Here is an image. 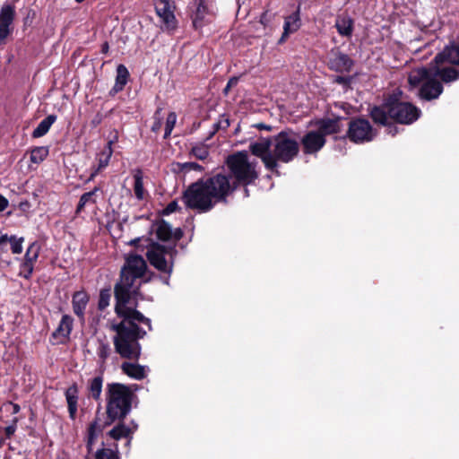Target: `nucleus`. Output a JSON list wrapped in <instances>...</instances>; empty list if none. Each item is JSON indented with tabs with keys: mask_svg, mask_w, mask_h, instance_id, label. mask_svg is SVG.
<instances>
[{
	"mask_svg": "<svg viewBox=\"0 0 459 459\" xmlns=\"http://www.w3.org/2000/svg\"><path fill=\"white\" fill-rule=\"evenodd\" d=\"M147 269L143 256L130 255L121 270L119 282L115 286L117 315L123 318L119 324L111 325L117 333L113 338L116 352L122 358L138 359L141 355L139 339L143 338L147 331L139 327V324L146 325L152 331L151 319L135 309L139 288Z\"/></svg>",
	"mask_w": 459,
	"mask_h": 459,
	"instance_id": "nucleus-1",
	"label": "nucleus"
},
{
	"mask_svg": "<svg viewBox=\"0 0 459 459\" xmlns=\"http://www.w3.org/2000/svg\"><path fill=\"white\" fill-rule=\"evenodd\" d=\"M132 391L120 383H109L106 386L107 424L124 419L131 411Z\"/></svg>",
	"mask_w": 459,
	"mask_h": 459,
	"instance_id": "nucleus-2",
	"label": "nucleus"
},
{
	"mask_svg": "<svg viewBox=\"0 0 459 459\" xmlns=\"http://www.w3.org/2000/svg\"><path fill=\"white\" fill-rule=\"evenodd\" d=\"M372 119L383 126H388L391 119L400 124H411L420 115V110L408 102H396L391 106L374 107L370 112Z\"/></svg>",
	"mask_w": 459,
	"mask_h": 459,
	"instance_id": "nucleus-3",
	"label": "nucleus"
},
{
	"mask_svg": "<svg viewBox=\"0 0 459 459\" xmlns=\"http://www.w3.org/2000/svg\"><path fill=\"white\" fill-rule=\"evenodd\" d=\"M430 71L431 65L429 68L418 67L411 70L408 76L411 88L420 87L419 96L425 100L437 99L443 91L442 84L434 80Z\"/></svg>",
	"mask_w": 459,
	"mask_h": 459,
	"instance_id": "nucleus-4",
	"label": "nucleus"
},
{
	"mask_svg": "<svg viewBox=\"0 0 459 459\" xmlns=\"http://www.w3.org/2000/svg\"><path fill=\"white\" fill-rule=\"evenodd\" d=\"M226 163L230 169L229 174L232 176L237 186L238 184H251L258 177L255 170V163L248 160V155L246 152H239L230 155L227 158Z\"/></svg>",
	"mask_w": 459,
	"mask_h": 459,
	"instance_id": "nucleus-5",
	"label": "nucleus"
},
{
	"mask_svg": "<svg viewBox=\"0 0 459 459\" xmlns=\"http://www.w3.org/2000/svg\"><path fill=\"white\" fill-rule=\"evenodd\" d=\"M203 180L191 184L184 192L183 202L186 207L206 212L215 205L212 196L209 194Z\"/></svg>",
	"mask_w": 459,
	"mask_h": 459,
	"instance_id": "nucleus-6",
	"label": "nucleus"
},
{
	"mask_svg": "<svg viewBox=\"0 0 459 459\" xmlns=\"http://www.w3.org/2000/svg\"><path fill=\"white\" fill-rule=\"evenodd\" d=\"M298 136L292 132H281L273 142V157L274 160L288 163L299 153Z\"/></svg>",
	"mask_w": 459,
	"mask_h": 459,
	"instance_id": "nucleus-7",
	"label": "nucleus"
},
{
	"mask_svg": "<svg viewBox=\"0 0 459 459\" xmlns=\"http://www.w3.org/2000/svg\"><path fill=\"white\" fill-rule=\"evenodd\" d=\"M212 196L214 204L226 202L228 195L237 188L236 181L230 174L226 172L218 173L205 180H203Z\"/></svg>",
	"mask_w": 459,
	"mask_h": 459,
	"instance_id": "nucleus-8",
	"label": "nucleus"
},
{
	"mask_svg": "<svg viewBox=\"0 0 459 459\" xmlns=\"http://www.w3.org/2000/svg\"><path fill=\"white\" fill-rule=\"evenodd\" d=\"M176 254L175 246L166 247L157 243H152L146 253L150 264L169 275L172 272L173 259Z\"/></svg>",
	"mask_w": 459,
	"mask_h": 459,
	"instance_id": "nucleus-9",
	"label": "nucleus"
},
{
	"mask_svg": "<svg viewBox=\"0 0 459 459\" xmlns=\"http://www.w3.org/2000/svg\"><path fill=\"white\" fill-rule=\"evenodd\" d=\"M347 135L355 143H364L371 142L376 137L377 131L372 127L368 120L356 118L349 123Z\"/></svg>",
	"mask_w": 459,
	"mask_h": 459,
	"instance_id": "nucleus-10",
	"label": "nucleus"
},
{
	"mask_svg": "<svg viewBox=\"0 0 459 459\" xmlns=\"http://www.w3.org/2000/svg\"><path fill=\"white\" fill-rule=\"evenodd\" d=\"M271 146H273V142L270 139L262 138L250 143L249 149L254 155L261 158L267 169L274 171L278 164L273 157V151H270Z\"/></svg>",
	"mask_w": 459,
	"mask_h": 459,
	"instance_id": "nucleus-11",
	"label": "nucleus"
},
{
	"mask_svg": "<svg viewBox=\"0 0 459 459\" xmlns=\"http://www.w3.org/2000/svg\"><path fill=\"white\" fill-rule=\"evenodd\" d=\"M154 5L156 13L163 23L162 29L169 31L175 30L177 21L170 2L168 0H157Z\"/></svg>",
	"mask_w": 459,
	"mask_h": 459,
	"instance_id": "nucleus-12",
	"label": "nucleus"
},
{
	"mask_svg": "<svg viewBox=\"0 0 459 459\" xmlns=\"http://www.w3.org/2000/svg\"><path fill=\"white\" fill-rule=\"evenodd\" d=\"M40 245L34 241L27 248L22 263L20 265V275L29 279L34 269V264L39 258Z\"/></svg>",
	"mask_w": 459,
	"mask_h": 459,
	"instance_id": "nucleus-13",
	"label": "nucleus"
},
{
	"mask_svg": "<svg viewBox=\"0 0 459 459\" xmlns=\"http://www.w3.org/2000/svg\"><path fill=\"white\" fill-rule=\"evenodd\" d=\"M152 232L155 233L156 237L160 240H179L183 236L181 229L177 228L172 230L170 225L163 220L158 221L152 226Z\"/></svg>",
	"mask_w": 459,
	"mask_h": 459,
	"instance_id": "nucleus-14",
	"label": "nucleus"
},
{
	"mask_svg": "<svg viewBox=\"0 0 459 459\" xmlns=\"http://www.w3.org/2000/svg\"><path fill=\"white\" fill-rule=\"evenodd\" d=\"M447 63L445 62H435L431 64L430 74H432L434 80L440 78L444 82H451L456 81L459 78V72L453 67L446 66Z\"/></svg>",
	"mask_w": 459,
	"mask_h": 459,
	"instance_id": "nucleus-15",
	"label": "nucleus"
},
{
	"mask_svg": "<svg viewBox=\"0 0 459 459\" xmlns=\"http://www.w3.org/2000/svg\"><path fill=\"white\" fill-rule=\"evenodd\" d=\"M301 143L303 144L304 152L307 154L316 153L320 151L325 143V138L316 130L309 131L306 134Z\"/></svg>",
	"mask_w": 459,
	"mask_h": 459,
	"instance_id": "nucleus-16",
	"label": "nucleus"
},
{
	"mask_svg": "<svg viewBox=\"0 0 459 459\" xmlns=\"http://www.w3.org/2000/svg\"><path fill=\"white\" fill-rule=\"evenodd\" d=\"M191 17L193 27L195 30H201L204 26L212 22V13L209 11L204 1L199 0Z\"/></svg>",
	"mask_w": 459,
	"mask_h": 459,
	"instance_id": "nucleus-17",
	"label": "nucleus"
},
{
	"mask_svg": "<svg viewBox=\"0 0 459 459\" xmlns=\"http://www.w3.org/2000/svg\"><path fill=\"white\" fill-rule=\"evenodd\" d=\"M301 25L299 7L292 14L287 16L283 24V33L279 39V44L283 43L290 34L296 32Z\"/></svg>",
	"mask_w": 459,
	"mask_h": 459,
	"instance_id": "nucleus-18",
	"label": "nucleus"
},
{
	"mask_svg": "<svg viewBox=\"0 0 459 459\" xmlns=\"http://www.w3.org/2000/svg\"><path fill=\"white\" fill-rule=\"evenodd\" d=\"M14 16L13 8L9 5H4L0 11V43L9 34V26L12 23Z\"/></svg>",
	"mask_w": 459,
	"mask_h": 459,
	"instance_id": "nucleus-19",
	"label": "nucleus"
},
{
	"mask_svg": "<svg viewBox=\"0 0 459 459\" xmlns=\"http://www.w3.org/2000/svg\"><path fill=\"white\" fill-rule=\"evenodd\" d=\"M435 62H445L452 65H459V44L452 43L446 46L442 52L438 53L434 59Z\"/></svg>",
	"mask_w": 459,
	"mask_h": 459,
	"instance_id": "nucleus-20",
	"label": "nucleus"
},
{
	"mask_svg": "<svg viewBox=\"0 0 459 459\" xmlns=\"http://www.w3.org/2000/svg\"><path fill=\"white\" fill-rule=\"evenodd\" d=\"M353 65L351 58L343 53L337 52L333 58L330 60L331 69L336 72H350Z\"/></svg>",
	"mask_w": 459,
	"mask_h": 459,
	"instance_id": "nucleus-21",
	"label": "nucleus"
},
{
	"mask_svg": "<svg viewBox=\"0 0 459 459\" xmlns=\"http://www.w3.org/2000/svg\"><path fill=\"white\" fill-rule=\"evenodd\" d=\"M89 299V295L84 290L76 291L73 295V310L74 313L81 319L84 318V312L88 305Z\"/></svg>",
	"mask_w": 459,
	"mask_h": 459,
	"instance_id": "nucleus-22",
	"label": "nucleus"
},
{
	"mask_svg": "<svg viewBox=\"0 0 459 459\" xmlns=\"http://www.w3.org/2000/svg\"><path fill=\"white\" fill-rule=\"evenodd\" d=\"M74 319L69 315H64L59 322L57 328L53 333L55 338H61L65 341L69 338L73 330Z\"/></svg>",
	"mask_w": 459,
	"mask_h": 459,
	"instance_id": "nucleus-23",
	"label": "nucleus"
},
{
	"mask_svg": "<svg viewBox=\"0 0 459 459\" xmlns=\"http://www.w3.org/2000/svg\"><path fill=\"white\" fill-rule=\"evenodd\" d=\"M353 20L347 14L338 15L335 20V28L342 37L350 38L353 32Z\"/></svg>",
	"mask_w": 459,
	"mask_h": 459,
	"instance_id": "nucleus-24",
	"label": "nucleus"
},
{
	"mask_svg": "<svg viewBox=\"0 0 459 459\" xmlns=\"http://www.w3.org/2000/svg\"><path fill=\"white\" fill-rule=\"evenodd\" d=\"M121 369L123 373L127 375L129 377L136 380L143 379L147 374L146 367L130 362H124L121 365Z\"/></svg>",
	"mask_w": 459,
	"mask_h": 459,
	"instance_id": "nucleus-25",
	"label": "nucleus"
},
{
	"mask_svg": "<svg viewBox=\"0 0 459 459\" xmlns=\"http://www.w3.org/2000/svg\"><path fill=\"white\" fill-rule=\"evenodd\" d=\"M129 72L124 65H118L117 67V76L115 85L110 91V95L114 96L121 91L128 82Z\"/></svg>",
	"mask_w": 459,
	"mask_h": 459,
	"instance_id": "nucleus-26",
	"label": "nucleus"
},
{
	"mask_svg": "<svg viewBox=\"0 0 459 459\" xmlns=\"http://www.w3.org/2000/svg\"><path fill=\"white\" fill-rule=\"evenodd\" d=\"M65 399L68 407L69 416L74 420L77 413L78 388L76 385L69 386L65 391Z\"/></svg>",
	"mask_w": 459,
	"mask_h": 459,
	"instance_id": "nucleus-27",
	"label": "nucleus"
},
{
	"mask_svg": "<svg viewBox=\"0 0 459 459\" xmlns=\"http://www.w3.org/2000/svg\"><path fill=\"white\" fill-rule=\"evenodd\" d=\"M324 138L326 135L338 133L340 131L339 120L338 119H326L322 120L318 123V128L316 130Z\"/></svg>",
	"mask_w": 459,
	"mask_h": 459,
	"instance_id": "nucleus-28",
	"label": "nucleus"
},
{
	"mask_svg": "<svg viewBox=\"0 0 459 459\" xmlns=\"http://www.w3.org/2000/svg\"><path fill=\"white\" fill-rule=\"evenodd\" d=\"M112 153V141H109L102 152L99 154L98 168L96 171L91 174V178L95 177L100 170L103 169L108 165Z\"/></svg>",
	"mask_w": 459,
	"mask_h": 459,
	"instance_id": "nucleus-29",
	"label": "nucleus"
},
{
	"mask_svg": "<svg viewBox=\"0 0 459 459\" xmlns=\"http://www.w3.org/2000/svg\"><path fill=\"white\" fill-rule=\"evenodd\" d=\"M102 385H103V377L97 376L91 379L88 384V390L90 396L95 401L100 400V395L102 393Z\"/></svg>",
	"mask_w": 459,
	"mask_h": 459,
	"instance_id": "nucleus-30",
	"label": "nucleus"
},
{
	"mask_svg": "<svg viewBox=\"0 0 459 459\" xmlns=\"http://www.w3.org/2000/svg\"><path fill=\"white\" fill-rule=\"evenodd\" d=\"M56 116L49 115L39 122L38 126L33 130L32 135L36 138L45 135L51 126L56 122Z\"/></svg>",
	"mask_w": 459,
	"mask_h": 459,
	"instance_id": "nucleus-31",
	"label": "nucleus"
},
{
	"mask_svg": "<svg viewBox=\"0 0 459 459\" xmlns=\"http://www.w3.org/2000/svg\"><path fill=\"white\" fill-rule=\"evenodd\" d=\"M102 429L103 428L98 420H94L90 424L87 434V447L89 451L92 449V446L98 436L102 432Z\"/></svg>",
	"mask_w": 459,
	"mask_h": 459,
	"instance_id": "nucleus-32",
	"label": "nucleus"
},
{
	"mask_svg": "<svg viewBox=\"0 0 459 459\" xmlns=\"http://www.w3.org/2000/svg\"><path fill=\"white\" fill-rule=\"evenodd\" d=\"M99 191L100 188L95 187L93 190L84 193L80 198L76 212H81L85 206L96 204V194Z\"/></svg>",
	"mask_w": 459,
	"mask_h": 459,
	"instance_id": "nucleus-33",
	"label": "nucleus"
},
{
	"mask_svg": "<svg viewBox=\"0 0 459 459\" xmlns=\"http://www.w3.org/2000/svg\"><path fill=\"white\" fill-rule=\"evenodd\" d=\"M134 192L135 197L138 200H143L144 198V189H143V173L141 170H137L134 174Z\"/></svg>",
	"mask_w": 459,
	"mask_h": 459,
	"instance_id": "nucleus-34",
	"label": "nucleus"
},
{
	"mask_svg": "<svg viewBox=\"0 0 459 459\" xmlns=\"http://www.w3.org/2000/svg\"><path fill=\"white\" fill-rule=\"evenodd\" d=\"M131 433V430L128 427L124 424H119L114 427L109 432L108 435L115 440H119L122 437H128Z\"/></svg>",
	"mask_w": 459,
	"mask_h": 459,
	"instance_id": "nucleus-35",
	"label": "nucleus"
},
{
	"mask_svg": "<svg viewBox=\"0 0 459 459\" xmlns=\"http://www.w3.org/2000/svg\"><path fill=\"white\" fill-rule=\"evenodd\" d=\"M48 155V149L45 146L34 148L30 152V160L33 163L39 164L42 162Z\"/></svg>",
	"mask_w": 459,
	"mask_h": 459,
	"instance_id": "nucleus-36",
	"label": "nucleus"
},
{
	"mask_svg": "<svg viewBox=\"0 0 459 459\" xmlns=\"http://www.w3.org/2000/svg\"><path fill=\"white\" fill-rule=\"evenodd\" d=\"M95 459H119L117 446L115 448H101L97 450Z\"/></svg>",
	"mask_w": 459,
	"mask_h": 459,
	"instance_id": "nucleus-37",
	"label": "nucleus"
},
{
	"mask_svg": "<svg viewBox=\"0 0 459 459\" xmlns=\"http://www.w3.org/2000/svg\"><path fill=\"white\" fill-rule=\"evenodd\" d=\"M8 242L11 245L12 253L14 255L22 254L23 247L22 244L24 242L23 237H16L15 235L8 236Z\"/></svg>",
	"mask_w": 459,
	"mask_h": 459,
	"instance_id": "nucleus-38",
	"label": "nucleus"
},
{
	"mask_svg": "<svg viewBox=\"0 0 459 459\" xmlns=\"http://www.w3.org/2000/svg\"><path fill=\"white\" fill-rule=\"evenodd\" d=\"M191 153L198 160H204L209 157V149L206 144H196L191 150Z\"/></svg>",
	"mask_w": 459,
	"mask_h": 459,
	"instance_id": "nucleus-39",
	"label": "nucleus"
},
{
	"mask_svg": "<svg viewBox=\"0 0 459 459\" xmlns=\"http://www.w3.org/2000/svg\"><path fill=\"white\" fill-rule=\"evenodd\" d=\"M111 352L110 346L106 342H100L97 348V355L100 358V361L104 363L107 359L109 357Z\"/></svg>",
	"mask_w": 459,
	"mask_h": 459,
	"instance_id": "nucleus-40",
	"label": "nucleus"
},
{
	"mask_svg": "<svg viewBox=\"0 0 459 459\" xmlns=\"http://www.w3.org/2000/svg\"><path fill=\"white\" fill-rule=\"evenodd\" d=\"M177 122V115L175 112L169 113L167 119H166V125H165V134L164 137L167 138L170 135L173 128L175 127Z\"/></svg>",
	"mask_w": 459,
	"mask_h": 459,
	"instance_id": "nucleus-41",
	"label": "nucleus"
},
{
	"mask_svg": "<svg viewBox=\"0 0 459 459\" xmlns=\"http://www.w3.org/2000/svg\"><path fill=\"white\" fill-rule=\"evenodd\" d=\"M111 298L110 290H101L100 292V299H99V309L103 310L109 305V300Z\"/></svg>",
	"mask_w": 459,
	"mask_h": 459,
	"instance_id": "nucleus-42",
	"label": "nucleus"
},
{
	"mask_svg": "<svg viewBox=\"0 0 459 459\" xmlns=\"http://www.w3.org/2000/svg\"><path fill=\"white\" fill-rule=\"evenodd\" d=\"M178 209V204L177 201L170 202L166 208L163 210L164 215H169Z\"/></svg>",
	"mask_w": 459,
	"mask_h": 459,
	"instance_id": "nucleus-43",
	"label": "nucleus"
},
{
	"mask_svg": "<svg viewBox=\"0 0 459 459\" xmlns=\"http://www.w3.org/2000/svg\"><path fill=\"white\" fill-rule=\"evenodd\" d=\"M8 235L3 234L0 237V254L7 252Z\"/></svg>",
	"mask_w": 459,
	"mask_h": 459,
	"instance_id": "nucleus-44",
	"label": "nucleus"
},
{
	"mask_svg": "<svg viewBox=\"0 0 459 459\" xmlns=\"http://www.w3.org/2000/svg\"><path fill=\"white\" fill-rule=\"evenodd\" d=\"M17 421H18L17 418H14L13 424L10 425V426H7L4 429V432H5L6 437L9 438V437H11L14 434V432L16 430V423H17Z\"/></svg>",
	"mask_w": 459,
	"mask_h": 459,
	"instance_id": "nucleus-45",
	"label": "nucleus"
},
{
	"mask_svg": "<svg viewBox=\"0 0 459 459\" xmlns=\"http://www.w3.org/2000/svg\"><path fill=\"white\" fill-rule=\"evenodd\" d=\"M183 169L188 170H203V167L196 162H186L183 164Z\"/></svg>",
	"mask_w": 459,
	"mask_h": 459,
	"instance_id": "nucleus-46",
	"label": "nucleus"
},
{
	"mask_svg": "<svg viewBox=\"0 0 459 459\" xmlns=\"http://www.w3.org/2000/svg\"><path fill=\"white\" fill-rule=\"evenodd\" d=\"M218 129H227L230 126V121L227 117H221L216 124Z\"/></svg>",
	"mask_w": 459,
	"mask_h": 459,
	"instance_id": "nucleus-47",
	"label": "nucleus"
},
{
	"mask_svg": "<svg viewBox=\"0 0 459 459\" xmlns=\"http://www.w3.org/2000/svg\"><path fill=\"white\" fill-rule=\"evenodd\" d=\"M8 204V200L4 196L0 195V212L4 211L7 208Z\"/></svg>",
	"mask_w": 459,
	"mask_h": 459,
	"instance_id": "nucleus-48",
	"label": "nucleus"
},
{
	"mask_svg": "<svg viewBox=\"0 0 459 459\" xmlns=\"http://www.w3.org/2000/svg\"><path fill=\"white\" fill-rule=\"evenodd\" d=\"M237 83H238V79H237V78H231V79L228 82V83H227V85H226V87H225L224 91L227 92L230 87H232V86L236 85Z\"/></svg>",
	"mask_w": 459,
	"mask_h": 459,
	"instance_id": "nucleus-49",
	"label": "nucleus"
},
{
	"mask_svg": "<svg viewBox=\"0 0 459 459\" xmlns=\"http://www.w3.org/2000/svg\"><path fill=\"white\" fill-rule=\"evenodd\" d=\"M10 406L12 407V413L16 414L20 411L21 408L17 403H10Z\"/></svg>",
	"mask_w": 459,
	"mask_h": 459,
	"instance_id": "nucleus-50",
	"label": "nucleus"
},
{
	"mask_svg": "<svg viewBox=\"0 0 459 459\" xmlns=\"http://www.w3.org/2000/svg\"><path fill=\"white\" fill-rule=\"evenodd\" d=\"M160 121L159 120L158 122L154 123V125L152 126V130L153 131H158L160 127Z\"/></svg>",
	"mask_w": 459,
	"mask_h": 459,
	"instance_id": "nucleus-51",
	"label": "nucleus"
},
{
	"mask_svg": "<svg viewBox=\"0 0 459 459\" xmlns=\"http://www.w3.org/2000/svg\"><path fill=\"white\" fill-rule=\"evenodd\" d=\"M388 134H392L393 136L397 134V129L396 127H389L388 128Z\"/></svg>",
	"mask_w": 459,
	"mask_h": 459,
	"instance_id": "nucleus-52",
	"label": "nucleus"
},
{
	"mask_svg": "<svg viewBox=\"0 0 459 459\" xmlns=\"http://www.w3.org/2000/svg\"><path fill=\"white\" fill-rule=\"evenodd\" d=\"M108 43H104V44L102 45V52H103V53H107V52H108Z\"/></svg>",
	"mask_w": 459,
	"mask_h": 459,
	"instance_id": "nucleus-53",
	"label": "nucleus"
},
{
	"mask_svg": "<svg viewBox=\"0 0 459 459\" xmlns=\"http://www.w3.org/2000/svg\"><path fill=\"white\" fill-rule=\"evenodd\" d=\"M258 127H259V128H265V129H269V126H264V124H260V125H258Z\"/></svg>",
	"mask_w": 459,
	"mask_h": 459,
	"instance_id": "nucleus-54",
	"label": "nucleus"
},
{
	"mask_svg": "<svg viewBox=\"0 0 459 459\" xmlns=\"http://www.w3.org/2000/svg\"><path fill=\"white\" fill-rule=\"evenodd\" d=\"M245 195L248 196V190L247 188H245Z\"/></svg>",
	"mask_w": 459,
	"mask_h": 459,
	"instance_id": "nucleus-55",
	"label": "nucleus"
},
{
	"mask_svg": "<svg viewBox=\"0 0 459 459\" xmlns=\"http://www.w3.org/2000/svg\"><path fill=\"white\" fill-rule=\"evenodd\" d=\"M164 283L169 284V279L168 278L165 279Z\"/></svg>",
	"mask_w": 459,
	"mask_h": 459,
	"instance_id": "nucleus-56",
	"label": "nucleus"
},
{
	"mask_svg": "<svg viewBox=\"0 0 459 459\" xmlns=\"http://www.w3.org/2000/svg\"><path fill=\"white\" fill-rule=\"evenodd\" d=\"M77 3H82L83 0H75Z\"/></svg>",
	"mask_w": 459,
	"mask_h": 459,
	"instance_id": "nucleus-57",
	"label": "nucleus"
}]
</instances>
